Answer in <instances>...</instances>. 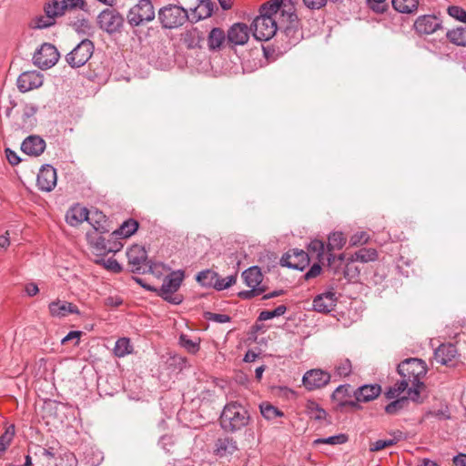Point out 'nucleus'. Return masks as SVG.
Wrapping results in <instances>:
<instances>
[{
	"mask_svg": "<svg viewBox=\"0 0 466 466\" xmlns=\"http://www.w3.org/2000/svg\"><path fill=\"white\" fill-rule=\"evenodd\" d=\"M397 370L400 377L411 380V387L409 389L410 400L419 401L420 388L423 385L420 380L427 372L425 362L417 358L406 359L398 365Z\"/></svg>",
	"mask_w": 466,
	"mask_h": 466,
	"instance_id": "f257e3e1",
	"label": "nucleus"
},
{
	"mask_svg": "<svg viewBox=\"0 0 466 466\" xmlns=\"http://www.w3.org/2000/svg\"><path fill=\"white\" fill-rule=\"evenodd\" d=\"M248 410L238 402L228 403L220 416V425L226 431L235 432L248 424Z\"/></svg>",
	"mask_w": 466,
	"mask_h": 466,
	"instance_id": "f03ea898",
	"label": "nucleus"
},
{
	"mask_svg": "<svg viewBox=\"0 0 466 466\" xmlns=\"http://www.w3.org/2000/svg\"><path fill=\"white\" fill-rule=\"evenodd\" d=\"M184 277V272L182 270L172 271L164 278L161 287L158 289H155L154 290L157 292V296L166 301L174 305H178L183 301V297L179 294H176V292L179 289Z\"/></svg>",
	"mask_w": 466,
	"mask_h": 466,
	"instance_id": "7ed1b4c3",
	"label": "nucleus"
},
{
	"mask_svg": "<svg viewBox=\"0 0 466 466\" xmlns=\"http://www.w3.org/2000/svg\"><path fill=\"white\" fill-rule=\"evenodd\" d=\"M157 18L163 28L176 29L189 19V14L182 6L169 4L158 10Z\"/></svg>",
	"mask_w": 466,
	"mask_h": 466,
	"instance_id": "20e7f679",
	"label": "nucleus"
},
{
	"mask_svg": "<svg viewBox=\"0 0 466 466\" xmlns=\"http://www.w3.org/2000/svg\"><path fill=\"white\" fill-rule=\"evenodd\" d=\"M155 16V9L151 0H139L128 10L127 20L130 26L137 27L153 21Z\"/></svg>",
	"mask_w": 466,
	"mask_h": 466,
	"instance_id": "39448f33",
	"label": "nucleus"
},
{
	"mask_svg": "<svg viewBox=\"0 0 466 466\" xmlns=\"http://www.w3.org/2000/svg\"><path fill=\"white\" fill-rule=\"evenodd\" d=\"M96 23L102 31L108 35H114L121 32L124 17L117 10L106 8L98 14Z\"/></svg>",
	"mask_w": 466,
	"mask_h": 466,
	"instance_id": "423d86ee",
	"label": "nucleus"
},
{
	"mask_svg": "<svg viewBox=\"0 0 466 466\" xmlns=\"http://www.w3.org/2000/svg\"><path fill=\"white\" fill-rule=\"evenodd\" d=\"M94 49L93 42L84 39L66 55V60L72 68L81 67L91 58Z\"/></svg>",
	"mask_w": 466,
	"mask_h": 466,
	"instance_id": "0eeeda50",
	"label": "nucleus"
},
{
	"mask_svg": "<svg viewBox=\"0 0 466 466\" xmlns=\"http://www.w3.org/2000/svg\"><path fill=\"white\" fill-rule=\"evenodd\" d=\"M128 265L131 271L137 274H145L151 270V265L147 259V253L144 247L133 245L127 251Z\"/></svg>",
	"mask_w": 466,
	"mask_h": 466,
	"instance_id": "6e6552de",
	"label": "nucleus"
},
{
	"mask_svg": "<svg viewBox=\"0 0 466 466\" xmlns=\"http://www.w3.org/2000/svg\"><path fill=\"white\" fill-rule=\"evenodd\" d=\"M251 29L257 40L268 41L275 35L278 26L276 20L270 15H258L254 19Z\"/></svg>",
	"mask_w": 466,
	"mask_h": 466,
	"instance_id": "1a4fd4ad",
	"label": "nucleus"
},
{
	"mask_svg": "<svg viewBox=\"0 0 466 466\" xmlns=\"http://www.w3.org/2000/svg\"><path fill=\"white\" fill-rule=\"evenodd\" d=\"M59 59L56 47L49 43H44L33 56V63L40 69H48L54 66Z\"/></svg>",
	"mask_w": 466,
	"mask_h": 466,
	"instance_id": "9d476101",
	"label": "nucleus"
},
{
	"mask_svg": "<svg viewBox=\"0 0 466 466\" xmlns=\"http://www.w3.org/2000/svg\"><path fill=\"white\" fill-rule=\"evenodd\" d=\"M331 376L329 372L313 369L305 372L302 377V384L308 390H314L325 387L330 381Z\"/></svg>",
	"mask_w": 466,
	"mask_h": 466,
	"instance_id": "9b49d317",
	"label": "nucleus"
},
{
	"mask_svg": "<svg viewBox=\"0 0 466 466\" xmlns=\"http://www.w3.org/2000/svg\"><path fill=\"white\" fill-rule=\"evenodd\" d=\"M56 169L49 164L42 166L36 178L38 189L45 192H50L56 186Z\"/></svg>",
	"mask_w": 466,
	"mask_h": 466,
	"instance_id": "f8f14e48",
	"label": "nucleus"
},
{
	"mask_svg": "<svg viewBox=\"0 0 466 466\" xmlns=\"http://www.w3.org/2000/svg\"><path fill=\"white\" fill-rule=\"evenodd\" d=\"M93 246L100 254H106L118 252L123 248V243L117 237H114V233L112 232L107 238L103 236L97 237L93 241Z\"/></svg>",
	"mask_w": 466,
	"mask_h": 466,
	"instance_id": "ddd939ff",
	"label": "nucleus"
},
{
	"mask_svg": "<svg viewBox=\"0 0 466 466\" xmlns=\"http://www.w3.org/2000/svg\"><path fill=\"white\" fill-rule=\"evenodd\" d=\"M16 84L21 92H28L43 85V76L37 71H26L18 76Z\"/></svg>",
	"mask_w": 466,
	"mask_h": 466,
	"instance_id": "4468645a",
	"label": "nucleus"
},
{
	"mask_svg": "<svg viewBox=\"0 0 466 466\" xmlns=\"http://www.w3.org/2000/svg\"><path fill=\"white\" fill-rule=\"evenodd\" d=\"M441 27V21L436 15H424L419 16L415 23L414 28L419 34L431 35Z\"/></svg>",
	"mask_w": 466,
	"mask_h": 466,
	"instance_id": "2eb2a0df",
	"label": "nucleus"
},
{
	"mask_svg": "<svg viewBox=\"0 0 466 466\" xmlns=\"http://www.w3.org/2000/svg\"><path fill=\"white\" fill-rule=\"evenodd\" d=\"M282 259L285 266L299 270H303L309 263V254L301 249L291 250Z\"/></svg>",
	"mask_w": 466,
	"mask_h": 466,
	"instance_id": "dca6fc26",
	"label": "nucleus"
},
{
	"mask_svg": "<svg viewBox=\"0 0 466 466\" xmlns=\"http://www.w3.org/2000/svg\"><path fill=\"white\" fill-rule=\"evenodd\" d=\"M46 148V141L36 135L27 137L21 145V150L31 157L40 156Z\"/></svg>",
	"mask_w": 466,
	"mask_h": 466,
	"instance_id": "f3484780",
	"label": "nucleus"
},
{
	"mask_svg": "<svg viewBox=\"0 0 466 466\" xmlns=\"http://www.w3.org/2000/svg\"><path fill=\"white\" fill-rule=\"evenodd\" d=\"M48 309L52 317L59 319L69 314H79V309L75 304L60 299L49 303Z\"/></svg>",
	"mask_w": 466,
	"mask_h": 466,
	"instance_id": "a211bd4d",
	"label": "nucleus"
},
{
	"mask_svg": "<svg viewBox=\"0 0 466 466\" xmlns=\"http://www.w3.org/2000/svg\"><path fill=\"white\" fill-rule=\"evenodd\" d=\"M227 38L234 45H245L249 38V28L246 24H234L228 31Z\"/></svg>",
	"mask_w": 466,
	"mask_h": 466,
	"instance_id": "6ab92c4d",
	"label": "nucleus"
},
{
	"mask_svg": "<svg viewBox=\"0 0 466 466\" xmlns=\"http://www.w3.org/2000/svg\"><path fill=\"white\" fill-rule=\"evenodd\" d=\"M458 355L455 345L441 344L434 351V358L441 365H453Z\"/></svg>",
	"mask_w": 466,
	"mask_h": 466,
	"instance_id": "aec40b11",
	"label": "nucleus"
},
{
	"mask_svg": "<svg viewBox=\"0 0 466 466\" xmlns=\"http://www.w3.org/2000/svg\"><path fill=\"white\" fill-rule=\"evenodd\" d=\"M337 302L336 293L332 290L318 295L313 299V308L319 312H330Z\"/></svg>",
	"mask_w": 466,
	"mask_h": 466,
	"instance_id": "412c9836",
	"label": "nucleus"
},
{
	"mask_svg": "<svg viewBox=\"0 0 466 466\" xmlns=\"http://www.w3.org/2000/svg\"><path fill=\"white\" fill-rule=\"evenodd\" d=\"M66 220L70 226L76 227L84 221H92L93 217H90V211L87 208L76 205L66 212Z\"/></svg>",
	"mask_w": 466,
	"mask_h": 466,
	"instance_id": "4be33fe9",
	"label": "nucleus"
},
{
	"mask_svg": "<svg viewBox=\"0 0 466 466\" xmlns=\"http://www.w3.org/2000/svg\"><path fill=\"white\" fill-rule=\"evenodd\" d=\"M237 451V441L231 437L218 438L216 441L214 453L218 457L230 456Z\"/></svg>",
	"mask_w": 466,
	"mask_h": 466,
	"instance_id": "5701e85b",
	"label": "nucleus"
},
{
	"mask_svg": "<svg viewBox=\"0 0 466 466\" xmlns=\"http://www.w3.org/2000/svg\"><path fill=\"white\" fill-rule=\"evenodd\" d=\"M214 3L211 0H199L198 5L191 9V19L194 22L208 18L212 15Z\"/></svg>",
	"mask_w": 466,
	"mask_h": 466,
	"instance_id": "b1692460",
	"label": "nucleus"
},
{
	"mask_svg": "<svg viewBox=\"0 0 466 466\" xmlns=\"http://www.w3.org/2000/svg\"><path fill=\"white\" fill-rule=\"evenodd\" d=\"M380 391L381 388L378 384L363 385L354 392V396L357 401L368 402L376 399Z\"/></svg>",
	"mask_w": 466,
	"mask_h": 466,
	"instance_id": "393cba45",
	"label": "nucleus"
},
{
	"mask_svg": "<svg viewBox=\"0 0 466 466\" xmlns=\"http://www.w3.org/2000/svg\"><path fill=\"white\" fill-rule=\"evenodd\" d=\"M245 284L249 288H266L261 285L263 275L258 266H252L242 272Z\"/></svg>",
	"mask_w": 466,
	"mask_h": 466,
	"instance_id": "a878e982",
	"label": "nucleus"
},
{
	"mask_svg": "<svg viewBox=\"0 0 466 466\" xmlns=\"http://www.w3.org/2000/svg\"><path fill=\"white\" fill-rule=\"evenodd\" d=\"M37 111V106L29 104L25 105L24 107L23 115H22V124L20 126L21 128L25 130H30L35 125V115Z\"/></svg>",
	"mask_w": 466,
	"mask_h": 466,
	"instance_id": "bb28decb",
	"label": "nucleus"
},
{
	"mask_svg": "<svg viewBox=\"0 0 466 466\" xmlns=\"http://www.w3.org/2000/svg\"><path fill=\"white\" fill-rule=\"evenodd\" d=\"M410 387H411V380L410 379L401 377L400 380L397 381L394 384V386L389 388V390L386 392V397L388 399H396L406 390H407V393L409 394V389ZM406 398L410 399L409 395Z\"/></svg>",
	"mask_w": 466,
	"mask_h": 466,
	"instance_id": "cd10ccee",
	"label": "nucleus"
},
{
	"mask_svg": "<svg viewBox=\"0 0 466 466\" xmlns=\"http://www.w3.org/2000/svg\"><path fill=\"white\" fill-rule=\"evenodd\" d=\"M138 228V223L134 219H127L122 225L113 231L114 237H117L119 240L132 236Z\"/></svg>",
	"mask_w": 466,
	"mask_h": 466,
	"instance_id": "c85d7f7f",
	"label": "nucleus"
},
{
	"mask_svg": "<svg viewBox=\"0 0 466 466\" xmlns=\"http://www.w3.org/2000/svg\"><path fill=\"white\" fill-rule=\"evenodd\" d=\"M393 8L399 13L411 14L418 9L419 0H392Z\"/></svg>",
	"mask_w": 466,
	"mask_h": 466,
	"instance_id": "c756f323",
	"label": "nucleus"
},
{
	"mask_svg": "<svg viewBox=\"0 0 466 466\" xmlns=\"http://www.w3.org/2000/svg\"><path fill=\"white\" fill-rule=\"evenodd\" d=\"M226 39L225 33L222 29L213 28L208 37V45L209 49L216 50L220 48Z\"/></svg>",
	"mask_w": 466,
	"mask_h": 466,
	"instance_id": "7c9ffc66",
	"label": "nucleus"
},
{
	"mask_svg": "<svg viewBox=\"0 0 466 466\" xmlns=\"http://www.w3.org/2000/svg\"><path fill=\"white\" fill-rule=\"evenodd\" d=\"M218 273L211 269H205L197 275V281L203 287L214 288L217 280Z\"/></svg>",
	"mask_w": 466,
	"mask_h": 466,
	"instance_id": "2f4dec72",
	"label": "nucleus"
},
{
	"mask_svg": "<svg viewBox=\"0 0 466 466\" xmlns=\"http://www.w3.org/2000/svg\"><path fill=\"white\" fill-rule=\"evenodd\" d=\"M446 35L451 43L466 46V25L449 30Z\"/></svg>",
	"mask_w": 466,
	"mask_h": 466,
	"instance_id": "473e14b6",
	"label": "nucleus"
},
{
	"mask_svg": "<svg viewBox=\"0 0 466 466\" xmlns=\"http://www.w3.org/2000/svg\"><path fill=\"white\" fill-rule=\"evenodd\" d=\"M378 258V252L375 248H360L351 258V261H360L362 263H367L370 261H375Z\"/></svg>",
	"mask_w": 466,
	"mask_h": 466,
	"instance_id": "72a5a7b5",
	"label": "nucleus"
},
{
	"mask_svg": "<svg viewBox=\"0 0 466 466\" xmlns=\"http://www.w3.org/2000/svg\"><path fill=\"white\" fill-rule=\"evenodd\" d=\"M296 15L291 13L289 14L290 25L286 26L284 30L285 35L289 38V44L295 45L301 38V33L298 28L297 25L294 24L293 17Z\"/></svg>",
	"mask_w": 466,
	"mask_h": 466,
	"instance_id": "f704fd0d",
	"label": "nucleus"
},
{
	"mask_svg": "<svg viewBox=\"0 0 466 466\" xmlns=\"http://www.w3.org/2000/svg\"><path fill=\"white\" fill-rule=\"evenodd\" d=\"M132 345L127 338H120L116 341L114 353L116 357L122 358L131 353Z\"/></svg>",
	"mask_w": 466,
	"mask_h": 466,
	"instance_id": "c9c22d12",
	"label": "nucleus"
},
{
	"mask_svg": "<svg viewBox=\"0 0 466 466\" xmlns=\"http://www.w3.org/2000/svg\"><path fill=\"white\" fill-rule=\"evenodd\" d=\"M15 431L14 425H9L5 432L0 436V458L3 456L5 451L7 450L9 445L11 444Z\"/></svg>",
	"mask_w": 466,
	"mask_h": 466,
	"instance_id": "e433bc0d",
	"label": "nucleus"
},
{
	"mask_svg": "<svg viewBox=\"0 0 466 466\" xmlns=\"http://www.w3.org/2000/svg\"><path fill=\"white\" fill-rule=\"evenodd\" d=\"M45 13L47 16L51 15L54 21L56 17L63 15L65 9L62 1L58 2L56 0H52L47 3L45 5Z\"/></svg>",
	"mask_w": 466,
	"mask_h": 466,
	"instance_id": "4c0bfd02",
	"label": "nucleus"
},
{
	"mask_svg": "<svg viewBox=\"0 0 466 466\" xmlns=\"http://www.w3.org/2000/svg\"><path fill=\"white\" fill-rule=\"evenodd\" d=\"M261 415L266 420H274L277 417H282L284 416V413L276 408L275 406L268 404V403H262L259 406Z\"/></svg>",
	"mask_w": 466,
	"mask_h": 466,
	"instance_id": "58836bf2",
	"label": "nucleus"
},
{
	"mask_svg": "<svg viewBox=\"0 0 466 466\" xmlns=\"http://www.w3.org/2000/svg\"><path fill=\"white\" fill-rule=\"evenodd\" d=\"M346 243V238L341 232H333L328 238L329 250L340 249Z\"/></svg>",
	"mask_w": 466,
	"mask_h": 466,
	"instance_id": "ea45409f",
	"label": "nucleus"
},
{
	"mask_svg": "<svg viewBox=\"0 0 466 466\" xmlns=\"http://www.w3.org/2000/svg\"><path fill=\"white\" fill-rule=\"evenodd\" d=\"M90 217H93L92 221H87L92 227L101 233L106 232V228L104 226L106 223V216L103 215L102 212H99L97 210H95L93 212H90Z\"/></svg>",
	"mask_w": 466,
	"mask_h": 466,
	"instance_id": "a19ab883",
	"label": "nucleus"
},
{
	"mask_svg": "<svg viewBox=\"0 0 466 466\" xmlns=\"http://www.w3.org/2000/svg\"><path fill=\"white\" fill-rule=\"evenodd\" d=\"M348 441V437L345 434H338L334 436H329L328 438H319L316 439L313 441V445L317 446L319 444H329V445H338V444H343Z\"/></svg>",
	"mask_w": 466,
	"mask_h": 466,
	"instance_id": "79ce46f5",
	"label": "nucleus"
},
{
	"mask_svg": "<svg viewBox=\"0 0 466 466\" xmlns=\"http://www.w3.org/2000/svg\"><path fill=\"white\" fill-rule=\"evenodd\" d=\"M352 371V365L349 359L340 360L336 365L334 370V376L339 378L349 376Z\"/></svg>",
	"mask_w": 466,
	"mask_h": 466,
	"instance_id": "37998d69",
	"label": "nucleus"
},
{
	"mask_svg": "<svg viewBox=\"0 0 466 466\" xmlns=\"http://www.w3.org/2000/svg\"><path fill=\"white\" fill-rule=\"evenodd\" d=\"M284 0H271L261 5L259 15H272L276 14L281 7Z\"/></svg>",
	"mask_w": 466,
	"mask_h": 466,
	"instance_id": "c03bdc74",
	"label": "nucleus"
},
{
	"mask_svg": "<svg viewBox=\"0 0 466 466\" xmlns=\"http://www.w3.org/2000/svg\"><path fill=\"white\" fill-rule=\"evenodd\" d=\"M179 344L192 354H195L199 350V339L193 340L185 334L180 335Z\"/></svg>",
	"mask_w": 466,
	"mask_h": 466,
	"instance_id": "a18cd8bd",
	"label": "nucleus"
},
{
	"mask_svg": "<svg viewBox=\"0 0 466 466\" xmlns=\"http://www.w3.org/2000/svg\"><path fill=\"white\" fill-rule=\"evenodd\" d=\"M287 311V307L285 305H279L273 310H263L258 315V320L266 321L277 317H280L284 315Z\"/></svg>",
	"mask_w": 466,
	"mask_h": 466,
	"instance_id": "49530a36",
	"label": "nucleus"
},
{
	"mask_svg": "<svg viewBox=\"0 0 466 466\" xmlns=\"http://www.w3.org/2000/svg\"><path fill=\"white\" fill-rule=\"evenodd\" d=\"M55 24V21L52 19V16L49 15H39L33 18L30 22V26L35 29H43L47 28Z\"/></svg>",
	"mask_w": 466,
	"mask_h": 466,
	"instance_id": "de8ad7c7",
	"label": "nucleus"
},
{
	"mask_svg": "<svg viewBox=\"0 0 466 466\" xmlns=\"http://www.w3.org/2000/svg\"><path fill=\"white\" fill-rule=\"evenodd\" d=\"M408 403V398L402 397V398H396L395 400L391 401L385 407V411L388 414L395 415L400 410L404 409L406 404Z\"/></svg>",
	"mask_w": 466,
	"mask_h": 466,
	"instance_id": "09e8293b",
	"label": "nucleus"
},
{
	"mask_svg": "<svg viewBox=\"0 0 466 466\" xmlns=\"http://www.w3.org/2000/svg\"><path fill=\"white\" fill-rule=\"evenodd\" d=\"M237 281V275H230L226 278H220L218 275L217 277L216 285L214 289L217 290H224L228 289L232 285H234Z\"/></svg>",
	"mask_w": 466,
	"mask_h": 466,
	"instance_id": "8fccbe9b",
	"label": "nucleus"
},
{
	"mask_svg": "<svg viewBox=\"0 0 466 466\" xmlns=\"http://www.w3.org/2000/svg\"><path fill=\"white\" fill-rule=\"evenodd\" d=\"M62 3L65 11L80 9L87 12V4L85 0H62Z\"/></svg>",
	"mask_w": 466,
	"mask_h": 466,
	"instance_id": "3c124183",
	"label": "nucleus"
},
{
	"mask_svg": "<svg viewBox=\"0 0 466 466\" xmlns=\"http://www.w3.org/2000/svg\"><path fill=\"white\" fill-rule=\"evenodd\" d=\"M96 262L99 265L104 266L105 268H106L112 272L117 273V272H120L122 269L120 264L115 258H109L107 259H105V258L96 259Z\"/></svg>",
	"mask_w": 466,
	"mask_h": 466,
	"instance_id": "603ef678",
	"label": "nucleus"
},
{
	"mask_svg": "<svg viewBox=\"0 0 466 466\" xmlns=\"http://www.w3.org/2000/svg\"><path fill=\"white\" fill-rule=\"evenodd\" d=\"M447 12L454 19L466 23V11L462 7L451 5L448 7Z\"/></svg>",
	"mask_w": 466,
	"mask_h": 466,
	"instance_id": "864d4df0",
	"label": "nucleus"
},
{
	"mask_svg": "<svg viewBox=\"0 0 466 466\" xmlns=\"http://www.w3.org/2000/svg\"><path fill=\"white\" fill-rule=\"evenodd\" d=\"M349 385H340L332 393V399L338 400L340 406H343L346 403L343 398L349 394Z\"/></svg>",
	"mask_w": 466,
	"mask_h": 466,
	"instance_id": "5fc2aeb1",
	"label": "nucleus"
},
{
	"mask_svg": "<svg viewBox=\"0 0 466 466\" xmlns=\"http://www.w3.org/2000/svg\"><path fill=\"white\" fill-rule=\"evenodd\" d=\"M73 27L74 29L79 33V34H83V35H86L88 34V32L90 31L91 29V25H90V23L87 19L86 18H82V19H78L77 21H76L74 24H73Z\"/></svg>",
	"mask_w": 466,
	"mask_h": 466,
	"instance_id": "6e6d98bb",
	"label": "nucleus"
},
{
	"mask_svg": "<svg viewBox=\"0 0 466 466\" xmlns=\"http://www.w3.org/2000/svg\"><path fill=\"white\" fill-rule=\"evenodd\" d=\"M370 237L365 231H360L351 236L350 243L351 246L363 245L368 242Z\"/></svg>",
	"mask_w": 466,
	"mask_h": 466,
	"instance_id": "4d7b16f0",
	"label": "nucleus"
},
{
	"mask_svg": "<svg viewBox=\"0 0 466 466\" xmlns=\"http://www.w3.org/2000/svg\"><path fill=\"white\" fill-rule=\"evenodd\" d=\"M394 445V441L386 439V440H378L375 442L370 444V451H379L383 450L384 448L390 447Z\"/></svg>",
	"mask_w": 466,
	"mask_h": 466,
	"instance_id": "13d9d810",
	"label": "nucleus"
},
{
	"mask_svg": "<svg viewBox=\"0 0 466 466\" xmlns=\"http://www.w3.org/2000/svg\"><path fill=\"white\" fill-rule=\"evenodd\" d=\"M198 38V31L197 29H193L186 34L184 40L187 47L194 48L198 46V41L196 39Z\"/></svg>",
	"mask_w": 466,
	"mask_h": 466,
	"instance_id": "bf43d9fd",
	"label": "nucleus"
},
{
	"mask_svg": "<svg viewBox=\"0 0 466 466\" xmlns=\"http://www.w3.org/2000/svg\"><path fill=\"white\" fill-rule=\"evenodd\" d=\"M205 317L208 320L214 321L217 323H226L230 320V317L227 314L207 312Z\"/></svg>",
	"mask_w": 466,
	"mask_h": 466,
	"instance_id": "052dcab7",
	"label": "nucleus"
},
{
	"mask_svg": "<svg viewBox=\"0 0 466 466\" xmlns=\"http://www.w3.org/2000/svg\"><path fill=\"white\" fill-rule=\"evenodd\" d=\"M309 248L316 253L319 259H320L324 255L325 246L324 243L320 240H312L309 245Z\"/></svg>",
	"mask_w": 466,
	"mask_h": 466,
	"instance_id": "680f3d73",
	"label": "nucleus"
},
{
	"mask_svg": "<svg viewBox=\"0 0 466 466\" xmlns=\"http://www.w3.org/2000/svg\"><path fill=\"white\" fill-rule=\"evenodd\" d=\"M267 288H251L250 290L239 292V297L245 299H249L255 296H258L266 291Z\"/></svg>",
	"mask_w": 466,
	"mask_h": 466,
	"instance_id": "e2e57ef3",
	"label": "nucleus"
},
{
	"mask_svg": "<svg viewBox=\"0 0 466 466\" xmlns=\"http://www.w3.org/2000/svg\"><path fill=\"white\" fill-rule=\"evenodd\" d=\"M310 406L312 409V412H315L312 414V416L315 420H323L326 418L327 412L325 411V410H323L322 408H320L318 404H316L314 402H312L310 404Z\"/></svg>",
	"mask_w": 466,
	"mask_h": 466,
	"instance_id": "0e129e2a",
	"label": "nucleus"
},
{
	"mask_svg": "<svg viewBox=\"0 0 466 466\" xmlns=\"http://www.w3.org/2000/svg\"><path fill=\"white\" fill-rule=\"evenodd\" d=\"M328 0H303L304 5L309 9H319L326 5Z\"/></svg>",
	"mask_w": 466,
	"mask_h": 466,
	"instance_id": "69168bd1",
	"label": "nucleus"
},
{
	"mask_svg": "<svg viewBox=\"0 0 466 466\" xmlns=\"http://www.w3.org/2000/svg\"><path fill=\"white\" fill-rule=\"evenodd\" d=\"M5 157L8 162L13 166L17 165L21 161V158L17 156V154L10 148L5 149Z\"/></svg>",
	"mask_w": 466,
	"mask_h": 466,
	"instance_id": "338daca9",
	"label": "nucleus"
},
{
	"mask_svg": "<svg viewBox=\"0 0 466 466\" xmlns=\"http://www.w3.org/2000/svg\"><path fill=\"white\" fill-rule=\"evenodd\" d=\"M25 292L28 297H34L39 292L38 286L35 282L26 283Z\"/></svg>",
	"mask_w": 466,
	"mask_h": 466,
	"instance_id": "774afa93",
	"label": "nucleus"
}]
</instances>
